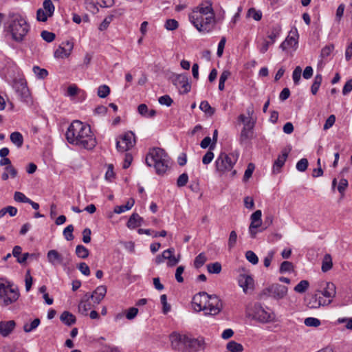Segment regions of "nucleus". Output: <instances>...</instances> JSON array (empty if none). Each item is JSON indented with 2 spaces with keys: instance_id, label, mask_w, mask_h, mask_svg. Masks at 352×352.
Wrapping results in <instances>:
<instances>
[{
  "instance_id": "f257e3e1",
  "label": "nucleus",
  "mask_w": 352,
  "mask_h": 352,
  "mask_svg": "<svg viewBox=\"0 0 352 352\" xmlns=\"http://www.w3.org/2000/svg\"><path fill=\"white\" fill-rule=\"evenodd\" d=\"M188 19L199 32H211L217 21L212 1H205L195 7L188 14Z\"/></svg>"
},
{
  "instance_id": "f03ea898",
  "label": "nucleus",
  "mask_w": 352,
  "mask_h": 352,
  "mask_svg": "<svg viewBox=\"0 0 352 352\" xmlns=\"http://www.w3.org/2000/svg\"><path fill=\"white\" fill-rule=\"evenodd\" d=\"M65 137L69 144L86 149H92L97 144L90 126L78 120H74L68 126Z\"/></svg>"
},
{
  "instance_id": "7ed1b4c3",
  "label": "nucleus",
  "mask_w": 352,
  "mask_h": 352,
  "mask_svg": "<svg viewBox=\"0 0 352 352\" xmlns=\"http://www.w3.org/2000/svg\"><path fill=\"white\" fill-rule=\"evenodd\" d=\"M146 164L148 166H153L157 175H163L168 170L170 164V157L165 151L160 148L150 149L146 157Z\"/></svg>"
},
{
  "instance_id": "20e7f679",
  "label": "nucleus",
  "mask_w": 352,
  "mask_h": 352,
  "mask_svg": "<svg viewBox=\"0 0 352 352\" xmlns=\"http://www.w3.org/2000/svg\"><path fill=\"white\" fill-rule=\"evenodd\" d=\"M7 24L8 30L11 33L13 40L16 42L23 41L30 30V25L19 13L10 12Z\"/></svg>"
},
{
  "instance_id": "39448f33",
  "label": "nucleus",
  "mask_w": 352,
  "mask_h": 352,
  "mask_svg": "<svg viewBox=\"0 0 352 352\" xmlns=\"http://www.w3.org/2000/svg\"><path fill=\"white\" fill-rule=\"evenodd\" d=\"M20 293L17 287L13 288L12 284L8 281L5 284L0 281V300L1 305L8 307L17 301Z\"/></svg>"
},
{
  "instance_id": "423d86ee",
  "label": "nucleus",
  "mask_w": 352,
  "mask_h": 352,
  "mask_svg": "<svg viewBox=\"0 0 352 352\" xmlns=\"http://www.w3.org/2000/svg\"><path fill=\"white\" fill-rule=\"evenodd\" d=\"M239 158L237 152L229 154L221 153L215 161V169L219 173H225L231 170Z\"/></svg>"
},
{
  "instance_id": "0eeeda50",
  "label": "nucleus",
  "mask_w": 352,
  "mask_h": 352,
  "mask_svg": "<svg viewBox=\"0 0 352 352\" xmlns=\"http://www.w3.org/2000/svg\"><path fill=\"white\" fill-rule=\"evenodd\" d=\"M287 291V287L278 283H274L263 289L259 296L261 298L271 296L276 300H280L286 296Z\"/></svg>"
},
{
  "instance_id": "6e6552de",
  "label": "nucleus",
  "mask_w": 352,
  "mask_h": 352,
  "mask_svg": "<svg viewBox=\"0 0 352 352\" xmlns=\"http://www.w3.org/2000/svg\"><path fill=\"white\" fill-rule=\"evenodd\" d=\"M253 319L261 323H268L275 320V314L273 311H266L261 303L256 302L252 308Z\"/></svg>"
},
{
  "instance_id": "1a4fd4ad",
  "label": "nucleus",
  "mask_w": 352,
  "mask_h": 352,
  "mask_svg": "<svg viewBox=\"0 0 352 352\" xmlns=\"http://www.w3.org/2000/svg\"><path fill=\"white\" fill-rule=\"evenodd\" d=\"M176 338L191 351H197L203 349L204 342L202 338H193L186 335H179Z\"/></svg>"
},
{
  "instance_id": "9d476101",
  "label": "nucleus",
  "mask_w": 352,
  "mask_h": 352,
  "mask_svg": "<svg viewBox=\"0 0 352 352\" xmlns=\"http://www.w3.org/2000/svg\"><path fill=\"white\" fill-rule=\"evenodd\" d=\"M172 82L177 87L179 88V93L186 94L190 91L191 85L186 74H174L172 76Z\"/></svg>"
},
{
  "instance_id": "9b49d317",
  "label": "nucleus",
  "mask_w": 352,
  "mask_h": 352,
  "mask_svg": "<svg viewBox=\"0 0 352 352\" xmlns=\"http://www.w3.org/2000/svg\"><path fill=\"white\" fill-rule=\"evenodd\" d=\"M135 135L132 131L126 133L121 138L117 140L116 148L119 152H125L131 148L135 144Z\"/></svg>"
},
{
  "instance_id": "f8f14e48",
  "label": "nucleus",
  "mask_w": 352,
  "mask_h": 352,
  "mask_svg": "<svg viewBox=\"0 0 352 352\" xmlns=\"http://www.w3.org/2000/svg\"><path fill=\"white\" fill-rule=\"evenodd\" d=\"M208 303V307H206V309H205V314L209 315H217L219 314L222 309V303L221 300L216 295H209L208 300H207Z\"/></svg>"
},
{
  "instance_id": "ddd939ff",
  "label": "nucleus",
  "mask_w": 352,
  "mask_h": 352,
  "mask_svg": "<svg viewBox=\"0 0 352 352\" xmlns=\"http://www.w3.org/2000/svg\"><path fill=\"white\" fill-rule=\"evenodd\" d=\"M262 212L261 210H257L252 214L250 217L251 223L249 226V232L252 238L254 239L258 232L257 229L261 226Z\"/></svg>"
},
{
  "instance_id": "4468645a",
  "label": "nucleus",
  "mask_w": 352,
  "mask_h": 352,
  "mask_svg": "<svg viewBox=\"0 0 352 352\" xmlns=\"http://www.w3.org/2000/svg\"><path fill=\"white\" fill-rule=\"evenodd\" d=\"M208 294L205 292H199L192 298V304L196 311H205L206 309V302L208 300Z\"/></svg>"
},
{
  "instance_id": "2eb2a0df",
  "label": "nucleus",
  "mask_w": 352,
  "mask_h": 352,
  "mask_svg": "<svg viewBox=\"0 0 352 352\" xmlns=\"http://www.w3.org/2000/svg\"><path fill=\"white\" fill-rule=\"evenodd\" d=\"M107 293V287L104 285H100L96 287L94 292L90 294L87 293L85 297L91 299L94 304L98 305L105 296Z\"/></svg>"
},
{
  "instance_id": "dca6fc26",
  "label": "nucleus",
  "mask_w": 352,
  "mask_h": 352,
  "mask_svg": "<svg viewBox=\"0 0 352 352\" xmlns=\"http://www.w3.org/2000/svg\"><path fill=\"white\" fill-rule=\"evenodd\" d=\"M298 34L297 32H290L285 40L280 45V48L283 51L286 50L289 47H294L296 49L298 44Z\"/></svg>"
},
{
  "instance_id": "f3484780",
  "label": "nucleus",
  "mask_w": 352,
  "mask_h": 352,
  "mask_svg": "<svg viewBox=\"0 0 352 352\" xmlns=\"http://www.w3.org/2000/svg\"><path fill=\"white\" fill-rule=\"evenodd\" d=\"M62 45H65L67 48L60 45L58 49L54 52V57L56 58H67L70 54L72 50H73V43L69 41H66L65 43H63Z\"/></svg>"
},
{
  "instance_id": "a211bd4d",
  "label": "nucleus",
  "mask_w": 352,
  "mask_h": 352,
  "mask_svg": "<svg viewBox=\"0 0 352 352\" xmlns=\"http://www.w3.org/2000/svg\"><path fill=\"white\" fill-rule=\"evenodd\" d=\"M47 258L48 261L53 265L60 264L63 266H66L67 263H64L63 256L56 250H51L47 254Z\"/></svg>"
},
{
  "instance_id": "6ab92c4d",
  "label": "nucleus",
  "mask_w": 352,
  "mask_h": 352,
  "mask_svg": "<svg viewBox=\"0 0 352 352\" xmlns=\"http://www.w3.org/2000/svg\"><path fill=\"white\" fill-rule=\"evenodd\" d=\"M16 322L14 320L0 322V335L3 337L9 336L14 329Z\"/></svg>"
},
{
  "instance_id": "aec40b11",
  "label": "nucleus",
  "mask_w": 352,
  "mask_h": 352,
  "mask_svg": "<svg viewBox=\"0 0 352 352\" xmlns=\"http://www.w3.org/2000/svg\"><path fill=\"white\" fill-rule=\"evenodd\" d=\"M239 285L243 288V292L247 293L248 289L254 287V280L250 275L241 274L239 278Z\"/></svg>"
},
{
  "instance_id": "412c9836",
  "label": "nucleus",
  "mask_w": 352,
  "mask_h": 352,
  "mask_svg": "<svg viewBox=\"0 0 352 352\" xmlns=\"http://www.w3.org/2000/svg\"><path fill=\"white\" fill-rule=\"evenodd\" d=\"M281 155H279L278 158L275 160L273 164V172L278 173L280 172V168L285 164V162L288 157L289 151H287L286 148L282 150Z\"/></svg>"
},
{
  "instance_id": "4be33fe9",
  "label": "nucleus",
  "mask_w": 352,
  "mask_h": 352,
  "mask_svg": "<svg viewBox=\"0 0 352 352\" xmlns=\"http://www.w3.org/2000/svg\"><path fill=\"white\" fill-rule=\"evenodd\" d=\"M174 252L175 249L173 248L167 249L162 252L163 258L168 260V265L170 267L176 265L180 260V255L175 257L174 256Z\"/></svg>"
},
{
  "instance_id": "5701e85b",
  "label": "nucleus",
  "mask_w": 352,
  "mask_h": 352,
  "mask_svg": "<svg viewBox=\"0 0 352 352\" xmlns=\"http://www.w3.org/2000/svg\"><path fill=\"white\" fill-rule=\"evenodd\" d=\"M13 87L21 98L25 99L29 96L30 93L28 87H27L26 83L23 81L20 80L15 82Z\"/></svg>"
},
{
  "instance_id": "b1692460",
  "label": "nucleus",
  "mask_w": 352,
  "mask_h": 352,
  "mask_svg": "<svg viewBox=\"0 0 352 352\" xmlns=\"http://www.w3.org/2000/svg\"><path fill=\"white\" fill-rule=\"evenodd\" d=\"M336 287L334 283L328 282L326 284V287L323 291L318 290L317 292L321 293L324 297L329 298V300H332L336 294Z\"/></svg>"
},
{
  "instance_id": "393cba45",
  "label": "nucleus",
  "mask_w": 352,
  "mask_h": 352,
  "mask_svg": "<svg viewBox=\"0 0 352 352\" xmlns=\"http://www.w3.org/2000/svg\"><path fill=\"white\" fill-rule=\"evenodd\" d=\"M88 297H85V295L78 305V311L83 316H87L88 311L93 307Z\"/></svg>"
},
{
  "instance_id": "a878e982",
  "label": "nucleus",
  "mask_w": 352,
  "mask_h": 352,
  "mask_svg": "<svg viewBox=\"0 0 352 352\" xmlns=\"http://www.w3.org/2000/svg\"><path fill=\"white\" fill-rule=\"evenodd\" d=\"M142 221L143 219L138 213H133L126 223V226L129 229H135L140 226Z\"/></svg>"
},
{
  "instance_id": "bb28decb",
  "label": "nucleus",
  "mask_w": 352,
  "mask_h": 352,
  "mask_svg": "<svg viewBox=\"0 0 352 352\" xmlns=\"http://www.w3.org/2000/svg\"><path fill=\"white\" fill-rule=\"evenodd\" d=\"M21 252L22 248L19 245L14 246L12 250L13 256L16 258L17 262L21 264L25 263L30 256L29 253L26 252L23 254L22 256H20V254H21Z\"/></svg>"
},
{
  "instance_id": "cd10ccee",
  "label": "nucleus",
  "mask_w": 352,
  "mask_h": 352,
  "mask_svg": "<svg viewBox=\"0 0 352 352\" xmlns=\"http://www.w3.org/2000/svg\"><path fill=\"white\" fill-rule=\"evenodd\" d=\"M60 321L65 325L71 326L76 323V316L69 311H63L60 316Z\"/></svg>"
},
{
  "instance_id": "c85d7f7f",
  "label": "nucleus",
  "mask_w": 352,
  "mask_h": 352,
  "mask_svg": "<svg viewBox=\"0 0 352 352\" xmlns=\"http://www.w3.org/2000/svg\"><path fill=\"white\" fill-rule=\"evenodd\" d=\"M281 26L280 25H275L272 27L270 32L269 33L267 38L270 39V43L273 45L276 38L280 36L281 32Z\"/></svg>"
},
{
  "instance_id": "c756f323",
  "label": "nucleus",
  "mask_w": 352,
  "mask_h": 352,
  "mask_svg": "<svg viewBox=\"0 0 352 352\" xmlns=\"http://www.w3.org/2000/svg\"><path fill=\"white\" fill-rule=\"evenodd\" d=\"M10 140L18 148H21L23 144V137L19 132L15 131L10 134Z\"/></svg>"
},
{
  "instance_id": "7c9ffc66",
  "label": "nucleus",
  "mask_w": 352,
  "mask_h": 352,
  "mask_svg": "<svg viewBox=\"0 0 352 352\" xmlns=\"http://www.w3.org/2000/svg\"><path fill=\"white\" fill-rule=\"evenodd\" d=\"M333 267L332 258L329 254H326L323 258L321 270L323 272H327Z\"/></svg>"
},
{
  "instance_id": "2f4dec72",
  "label": "nucleus",
  "mask_w": 352,
  "mask_h": 352,
  "mask_svg": "<svg viewBox=\"0 0 352 352\" xmlns=\"http://www.w3.org/2000/svg\"><path fill=\"white\" fill-rule=\"evenodd\" d=\"M226 348L230 352H241L243 351V345L234 340L230 341L227 344Z\"/></svg>"
},
{
  "instance_id": "473e14b6",
  "label": "nucleus",
  "mask_w": 352,
  "mask_h": 352,
  "mask_svg": "<svg viewBox=\"0 0 352 352\" xmlns=\"http://www.w3.org/2000/svg\"><path fill=\"white\" fill-rule=\"evenodd\" d=\"M322 81V76L321 74H317L314 77V82L311 87V91L313 95H316L320 88V86Z\"/></svg>"
},
{
  "instance_id": "72a5a7b5",
  "label": "nucleus",
  "mask_w": 352,
  "mask_h": 352,
  "mask_svg": "<svg viewBox=\"0 0 352 352\" xmlns=\"http://www.w3.org/2000/svg\"><path fill=\"white\" fill-rule=\"evenodd\" d=\"M88 249L82 245H78L76 247V254L80 258H86L89 256Z\"/></svg>"
},
{
  "instance_id": "f704fd0d",
  "label": "nucleus",
  "mask_w": 352,
  "mask_h": 352,
  "mask_svg": "<svg viewBox=\"0 0 352 352\" xmlns=\"http://www.w3.org/2000/svg\"><path fill=\"white\" fill-rule=\"evenodd\" d=\"M199 108L201 111L210 116L215 113V109L212 107L206 100H204L200 103Z\"/></svg>"
},
{
  "instance_id": "c9c22d12",
  "label": "nucleus",
  "mask_w": 352,
  "mask_h": 352,
  "mask_svg": "<svg viewBox=\"0 0 352 352\" xmlns=\"http://www.w3.org/2000/svg\"><path fill=\"white\" fill-rule=\"evenodd\" d=\"M43 10L52 16L54 12L55 7L51 0H45L43 3Z\"/></svg>"
},
{
  "instance_id": "e433bc0d",
  "label": "nucleus",
  "mask_w": 352,
  "mask_h": 352,
  "mask_svg": "<svg viewBox=\"0 0 352 352\" xmlns=\"http://www.w3.org/2000/svg\"><path fill=\"white\" fill-rule=\"evenodd\" d=\"M207 258L204 252L199 254L195 258L194 266L195 268H200L206 263Z\"/></svg>"
},
{
  "instance_id": "4c0bfd02",
  "label": "nucleus",
  "mask_w": 352,
  "mask_h": 352,
  "mask_svg": "<svg viewBox=\"0 0 352 352\" xmlns=\"http://www.w3.org/2000/svg\"><path fill=\"white\" fill-rule=\"evenodd\" d=\"M309 283L308 280H300L294 287V291L298 293H304L309 287Z\"/></svg>"
},
{
  "instance_id": "58836bf2",
  "label": "nucleus",
  "mask_w": 352,
  "mask_h": 352,
  "mask_svg": "<svg viewBox=\"0 0 352 352\" xmlns=\"http://www.w3.org/2000/svg\"><path fill=\"white\" fill-rule=\"evenodd\" d=\"M221 269V265L219 262L210 263L207 265V270L210 274H219Z\"/></svg>"
},
{
  "instance_id": "ea45409f",
  "label": "nucleus",
  "mask_w": 352,
  "mask_h": 352,
  "mask_svg": "<svg viewBox=\"0 0 352 352\" xmlns=\"http://www.w3.org/2000/svg\"><path fill=\"white\" fill-rule=\"evenodd\" d=\"M307 306L310 309H317L320 307V304L317 302V294L312 295L306 299Z\"/></svg>"
},
{
  "instance_id": "a19ab883",
  "label": "nucleus",
  "mask_w": 352,
  "mask_h": 352,
  "mask_svg": "<svg viewBox=\"0 0 352 352\" xmlns=\"http://www.w3.org/2000/svg\"><path fill=\"white\" fill-rule=\"evenodd\" d=\"M40 324V320L38 318L34 319L30 324H25L23 330L26 333H29L34 330Z\"/></svg>"
},
{
  "instance_id": "79ce46f5",
  "label": "nucleus",
  "mask_w": 352,
  "mask_h": 352,
  "mask_svg": "<svg viewBox=\"0 0 352 352\" xmlns=\"http://www.w3.org/2000/svg\"><path fill=\"white\" fill-rule=\"evenodd\" d=\"M110 94V88L106 85L99 86L97 94L101 98H106Z\"/></svg>"
},
{
  "instance_id": "37998d69",
  "label": "nucleus",
  "mask_w": 352,
  "mask_h": 352,
  "mask_svg": "<svg viewBox=\"0 0 352 352\" xmlns=\"http://www.w3.org/2000/svg\"><path fill=\"white\" fill-rule=\"evenodd\" d=\"M248 17H252L255 21H260L262 18V12L260 10H256L254 8H251L248 10Z\"/></svg>"
},
{
  "instance_id": "c03bdc74",
  "label": "nucleus",
  "mask_w": 352,
  "mask_h": 352,
  "mask_svg": "<svg viewBox=\"0 0 352 352\" xmlns=\"http://www.w3.org/2000/svg\"><path fill=\"white\" fill-rule=\"evenodd\" d=\"M33 72L40 79H44L48 75V72L45 69L40 68L38 66H34Z\"/></svg>"
},
{
  "instance_id": "a18cd8bd",
  "label": "nucleus",
  "mask_w": 352,
  "mask_h": 352,
  "mask_svg": "<svg viewBox=\"0 0 352 352\" xmlns=\"http://www.w3.org/2000/svg\"><path fill=\"white\" fill-rule=\"evenodd\" d=\"M253 131H249L246 129H242L240 135V142L243 144L245 142L250 140L252 138Z\"/></svg>"
},
{
  "instance_id": "49530a36",
  "label": "nucleus",
  "mask_w": 352,
  "mask_h": 352,
  "mask_svg": "<svg viewBox=\"0 0 352 352\" xmlns=\"http://www.w3.org/2000/svg\"><path fill=\"white\" fill-rule=\"evenodd\" d=\"M41 36L45 41L47 43L52 42L56 38V35L54 33L47 30L42 31L41 33Z\"/></svg>"
},
{
  "instance_id": "de8ad7c7",
  "label": "nucleus",
  "mask_w": 352,
  "mask_h": 352,
  "mask_svg": "<svg viewBox=\"0 0 352 352\" xmlns=\"http://www.w3.org/2000/svg\"><path fill=\"white\" fill-rule=\"evenodd\" d=\"M74 231V226L73 225L70 224L67 226L63 230V235L66 240L67 241H72L74 239V236L73 234Z\"/></svg>"
},
{
  "instance_id": "09e8293b",
  "label": "nucleus",
  "mask_w": 352,
  "mask_h": 352,
  "mask_svg": "<svg viewBox=\"0 0 352 352\" xmlns=\"http://www.w3.org/2000/svg\"><path fill=\"white\" fill-rule=\"evenodd\" d=\"M164 27L168 30H175L179 27V23L175 19H167L165 22Z\"/></svg>"
},
{
  "instance_id": "8fccbe9b",
  "label": "nucleus",
  "mask_w": 352,
  "mask_h": 352,
  "mask_svg": "<svg viewBox=\"0 0 352 352\" xmlns=\"http://www.w3.org/2000/svg\"><path fill=\"white\" fill-rule=\"evenodd\" d=\"M304 323L307 327H317L320 325V320L316 318L309 317L305 318Z\"/></svg>"
},
{
  "instance_id": "3c124183",
  "label": "nucleus",
  "mask_w": 352,
  "mask_h": 352,
  "mask_svg": "<svg viewBox=\"0 0 352 352\" xmlns=\"http://www.w3.org/2000/svg\"><path fill=\"white\" fill-rule=\"evenodd\" d=\"M245 258L250 263H251L253 265H256L258 263V256L254 252L251 250H248L246 252Z\"/></svg>"
},
{
  "instance_id": "603ef678",
  "label": "nucleus",
  "mask_w": 352,
  "mask_h": 352,
  "mask_svg": "<svg viewBox=\"0 0 352 352\" xmlns=\"http://www.w3.org/2000/svg\"><path fill=\"white\" fill-rule=\"evenodd\" d=\"M334 50V45L333 44H330L328 45L324 46L320 53V56L322 58H325L328 57L333 51Z\"/></svg>"
},
{
  "instance_id": "864d4df0",
  "label": "nucleus",
  "mask_w": 352,
  "mask_h": 352,
  "mask_svg": "<svg viewBox=\"0 0 352 352\" xmlns=\"http://www.w3.org/2000/svg\"><path fill=\"white\" fill-rule=\"evenodd\" d=\"M255 166L253 163H250L248 165L247 169L245 171L244 175H243V181L246 182L248 181L252 175V173L254 170Z\"/></svg>"
},
{
  "instance_id": "5fc2aeb1",
  "label": "nucleus",
  "mask_w": 352,
  "mask_h": 352,
  "mask_svg": "<svg viewBox=\"0 0 352 352\" xmlns=\"http://www.w3.org/2000/svg\"><path fill=\"white\" fill-rule=\"evenodd\" d=\"M308 164H309V162H308L307 159L302 158L297 162L296 169L298 171L304 172L307 170V168L308 167Z\"/></svg>"
},
{
  "instance_id": "6e6d98bb",
  "label": "nucleus",
  "mask_w": 352,
  "mask_h": 352,
  "mask_svg": "<svg viewBox=\"0 0 352 352\" xmlns=\"http://www.w3.org/2000/svg\"><path fill=\"white\" fill-rule=\"evenodd\" d=\"M188 182V175L187 173H184L179 176L177 180V186L178 187L185 186Z\"/></svg>"
},
{
  "instance_id": "4d7b16f0",
  "label": "nucleus",
  "mask_w": 352,
  "mask_h": 352,
  "mask_svg": "<svg viewBox=\"0 0 352 352\" xmlns=\"http://www.w3.org/2000/svg\"><path fill=\"white\" fill-rule=\"evenodd\" d=\"M294 265L293 264L289 261H283L280 264V267L279 269V271L280 273H285L287 272H291L293 270Z\"/></svg>"
},
{
  "instance_id": "13d9d810",
  "label": "nucleus",
  "mask_w": 352,
  "mask_h": 352,
  "mask_svg": "<svg viewBox=\"0 0 352 352\" xmlns=\"http://www.w3.org/2000/svg\"><path fill=\"white\" fill-rule=\"evenodd\" d=\"M349 185L347 179L342 178L340 180L339 185L338 186V190L341 195V197L344 195V191Z\"/></svg>"
},
{
  "instance_id": "bf43d9fd",
  "label": "nucleus",
  "mask_w": 352,
  "mask_h": 352,
  "mask_svg": "<svg viewBox=\"0 0 352 352\" xmlns=\"http://www.w3.org/2000/svg\"><path fill=\"white\" fill-rule=\"evenodd\" d=\"M160 301L163 305L162 312L166 314L170 310V305L167 302V297L166 294H162L160 296Z\"/></svg>"
},
{
  "instance_id": "052dcab7",
  "label": "nucleus",
  "mask_w": 352,
  "mask_h": 352,
  "mask_svg": "<svg viewBox=\"0 0 352 352\" xmlns=\"http://www.w3.org/2000/svg\"><path fill=\"white\" fill-rule=\"evenodd\" d=\"M236 239H237L236 232L233 230L230 233V236H229V239H228V246L230 250H231L232 248H233L235 246L236 243Z\"/></svg>"
},
{
  "instance_id": "680f3d73",
  "label": "nucleus",
  "mask_w": 352,
  "mask_h": 352,
  "mask_svg": "<svg viewBox=\"0 0 352 352\" xmlns=\"http://www.w3.org/2000/svg\"><path fill=\"white\" fill-rule=\"evenodd\" d=\"M158 102L162 105L170 107L173 104V100L168 95H164L159 98Z\"/></svg>"
},
{
  "instance_id": "e2e57ef3",
  "label": "nucleus",
  "mask_w": 352,
  "mask_h": 352,
  "mask_svg": "<svg viewBox=\"0 0 352 352\" xmlns=\"http://www.w3.org/2000/svg\"><path fill=\"white\" fill-rule=\"evenodd\" d=\"M301 73H302V69L300 66H297L292 74V78L294 84L298 85L299 83V81L300 80L301 77Z\"/></svg>"
},
{
  "instance_id": "0e129e2a",
  "label": "nucleus",
  "mask_w": 352,
  "mask_h": 352,
  "mask_svg": "<svg viewBox=\"0 0 352 352\" xmlns=\"http://www.w3.org/2000/svg\"><path fill=\"white\" fill-rule=\"evenodd\" d=\"M14 199L17 202L27 203L29 201V198L27 197L23 192L16 191L14 195Z\"/></svg>"
},
{
  "instance_id": "69168bd1",
  "label": "nucleus",
  "mask_w": 352,
  "mask_h": 352,
  "mask_svg": "<svg viewBox=\"0 0 352 352\" xmlns=\"http://www.w3.org/2000/svg\"><path fill=\"white\" fill-rule=\"evenodd\" d=\"M50 17L48 14L45 12L42 8H39L36 11V19L38 21L45 22L47 18Z\"/></svg>"
},
{
  "instance_id": "338daca9",
  "label": "nucleus",
  "mask_w": 352,
  "mask_h": 352,
  "mask_svg": "<svg viewBox=\"0 0 352 352\" xmlns=\"http://www.w3.org/2000/svg\"><path fill=\"white\" fill-rule=\"evenodd\" d=\"M213 158L214 153L212 152V150L209 148V151H208L204 155L202 158V162L204 164H208L212 161Z\"/></svg>"
},
{
  "instance_id": "774afa93",
  "label": "nucleus",
  "mask_w": 352,
  "mask_h": 352,
  "mask_svg": "<svg viewBox=\"0 0 352 352\" xmlns=\"http://www.w3.org/2000/svg\"><path fill=\"white\" fill-rule=\"evenodd\" d=\"M337 323L342 324L346 323V328L347 329H352V317L351 318H340L337 320Z\"/></svg>"
}]
</instances>
